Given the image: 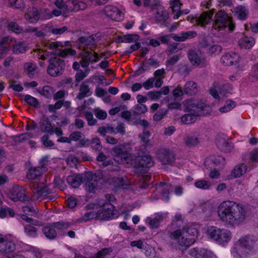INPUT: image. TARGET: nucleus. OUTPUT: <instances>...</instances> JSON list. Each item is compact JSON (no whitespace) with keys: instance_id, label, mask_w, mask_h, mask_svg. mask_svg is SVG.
Masks as SVG:
<instances>
[{"instance_id":"obj_1","label":"nucleus","mask_w":258,"mask_h":258,"mask_svg":"<svg viewBox=\"0 0 258 258\" xmlns=\"http://www.w3.org/2000/svg\"><path fill=\"white\" fill-rule=\"evenodd\" d=\"M70 44L69 41L64 42L43 41L37 45V48L34 49V55L38 58L44 60L49 57L48 53H51L47 72L51 76H56L62 74L64 67L63 61L59 56L65 57L76 54L75 50L71 48L62 49L63 46H69Z\"/></svg>"},{"instance_id":"obj_2","label":"nucleus","mask_w":258,"mask_h":258,"mask_svg":"<svg viewBox=\"0 0 258 258\" xmlns=\"http://www.w3.org/2000/svg\"><path fill=\"white\" fill-rule=\"evenodd\" d=\"M218 214L223 222L234 226L244 222L246 212L242 205L227 201L220 204L218 208Z\"/></svg>"},{"instance_id":"obj_3","label":"nucleus","mask_w":258,"mask_h":258,"mask_svg":"<svg viewBox=\"0 0 258 258\" xmlns=\"http://www.w3.org/2000/svg\"><path fill=\"white\" fill-rule=\"evenodd\" d=\"M48 159L47 156L42 157L39 162L41 167H32L27 174V178L33 182V185L31 187L34 193L32 198V200H42L47 198L50 193L48 185L44 183L45 179L42 176V172L45 170L44 166L48 161Z\"/></svg>"},{"instance_id":"obj_4","label":"nucleus","mask_w":258,"mask_h":258,"mask_svg":"<svg viewBox=\"0 0 258 258\" xmlns=\"http://www.w3.org/2000/svg\"><path fill=\"white\" fill-rule=\"evenodd\" d=\"M198 233V226L194 224L172 232L169 237L177 245L185 249L195 242Z\"/></svg>"},{"instance_id":"obj_5","label":"nucleus","mask_w":258,"mask_h":258,"mask_svg":"<svg viewBox=\"0 0 258 258\" xmlns=\"http://www.w3.org/2000/svg\"><path fill=\"white\" fill-rule=\"evenodd\" d=\"M27 246L24 243L12 240H8L6 236L0 234V258H25L17 253L23 251ZM33 258H38L35 255Z\"/></svg>"},{"instance_id":"obj_6","label":"nucleus","mask_w":258,"mask_h":258,"mask_svg":"<svg viewBox=\"0 0 258 258\" xmlns=\"http://www.w3.org/2000/svg\"><path fill=\"white\" fill-rule=\"evenodd\" d=\"M255 238L250 236L240 238L234 244L232 252L234 256H239L241 258H248L253 255L252 249L256 245Z\"/></svg>"},{"instance_id":"obj_7","label":"nucleus","mask_w":258,"mask_h":258,"mask_svg":"<svg viewBox=\"0 0 258 258\" xmlns=\"http://www.w3.org/2000/svg\"><path fill=\"white\" fill-rule=\"evenodd\" d=\"M13 46V52L15 54L24 53L27 46L24 43L18 42L11 36L3 37L0 40V59L5 57Z\"/></svg>"},{"instance_id":"obj_8","label":"nucleus","mask_w":258,"mask_h":258,"mask_svg":"<svg viewBox=\"0 0 258 258\" xmlns=\"http://www.w3.org/2000/svg\"><path fill=\"white\" fill-rule=\"evenodd\" d=\"M186 108L189 111H193V113H190L185 114L181 117V121L184 124H191L195 122L197 117L205 115L204 112V108L206 107L205 104L198 105L192 100H188L186 102Z\"/></svg>"},{"instance_id":"obj_9","label":"nucleus","mask_w":258,"mask_h":258,"mask_svg":"<svg viewBox=\"0 0 258 258\" xmlns=\"http://www.w3.org/2000/svg\"><path fill=\"white\" fill-rule=\"evenodd\" d=\"M227 27L230 31H232L235 28V25L231 18L228 16L224 11H218L215 16V20L213 24V30L220 32Z\"/></svg>"},{"instance_id":"obj_10","label":"nucleus","mask_w":258,"mask_h":258,"mask_svg":"<svg viewBox=\"0 0 258 258\" xmlns=\"http://www.w3.org/2000/svg\"><path fill=\"white\" fill-rule=\"evenodd\" d=\"M96 206L102 207L96 213L95 218L99 220H108L115 216L114 213V207L109 202H99Z\"/></svg>"},{"instance_id":"obj_11","label":"nucleus","mask_w":258,"mask_h":258,"mask_svg":"<svg viewBox=\"0 0 258 258\" xmlns=\"http://www.w3.org/2000/svg\"><path fill=\"white\" fill-rule=\"evenodd\" d=\"M197 35V32L194 31H189L186 32H181L178 34L166 35L159 37L158 39L163 44H167L169 41L170 36L176 41L182 42L187 39H191Z\"/></svg>"},{"instance_id":"obj_12","label":"nucleus","mask_w":258,"mask_h":258,"mask_svg":"<svg viewBox=\"0 0 258 258\" xmlns=\"http://www.w3.org/2000/svg\"><path fill=\"white\" fill-rule=\"evenodd\" d=\"M70 225V223L68 222H58L53 225L45 226L43 228L42 231L47 238L53 239L56 236V232L54 228L58 229H66L68 228Z\"/></svg>"},{"instance_id":"obj_13","label":"nucleus","mask_w":258,"mask_h":258,"mask_svg":"<svg viewBox=\"0 0 258 258\" xmlns=\"http://www.w3.org/2000/svg\"><path fill=\"white\" fill-rule=\"evenodd\" d=\"M67 30V27L63 26L60 28H48L47 30V28L44 29V31H40L36 30L34 27L31 26H28L26 29V32L32 33L34 36L38 37H40L45 35L48 30H50L51 33L54 35L61 34L63 33Z\"/></svg>"},{"instance_id":"obj_14","label":"nucleus","mask_w":258,"mask_h":258,"mask_svg":"<svg viewBox=\"0 0 258 258\" xmlns=\"http://www.w3.org/2000/svg\"><path fill=\"white\" fill-rule=\"evenodd\" d=\"M103 11L107 17L114 21H119L123 18V14L121 11L117 7L112 5L106 6Z\"/></svg>"},{"instance_id":"obj_15","label":"nucleus","mask_w":258,"mask_h":258,"mask_svg":"<svg viewBox=\"0 0 258 258\" xmlns=\"http://www.w3.org/2000/svg\"><path fill=\"white\" fill-rule=\"evenodd\" d=\"M9 198L14 201L28 200L26 190L19 186H14L8 194Z\"/></svg>"},{"instance_id":"obj_16","label":"nucleus","mask_w":258,"mask_h":258,"mask_svg":"<svg viewBox=\"0 0 258 258\" xmlns=\"http://www.w3.org/2000/svg\"><path fill=\"white\" fill-rule=\"evenodd\" d=\"M87 177L89 180L86 183V189L89 192H95L98 189L100 188V186L98 185L99 182L101 183V178L98 177L92 172L87 173Z\"/></svg>"},{"instance_id":"obj_17","label":"nucleus","mask_w":258,"mask_h":258,"mask_svg":"<svg viewBox=\"0 0 258 258\" xmlns=\"http://www.w3.org/2000/svg\"><path fill=\"white\" fill-rule=\"evenodd\" d=\"M40 128L43 132H47L51 134L55 133L57 136H60L62 135V132L61 128L55 127L53 130V126L50 121L45 116L43 117L41 120Z\"/></svg>"},{"instance_id":"obj_18","label":"nucleus","mask_w":258,"mask_h":258,"mask_svg":"<svg viewBox=\"0 0 258 258\" xmlns=\"http://www.w3.org/2000/svg\"><path fill=\"white\" fill-rule=\"evenodd\" d=\"M213 12L212 11L203 12L200 16L192 17L190 22L197 25L204 26L211 22Z\"/></svg>"},{"instance_id":"obj_19","label":"nucleus","mask_w":258,"mask_h":258,"mask_svg":"<svg viewBox=\"0 0 258 258\" xmlns=\"http://www.w3.org/2000/svg\"><path fill=\"white\" fill-rule=\"evenodd\" d=\"M228 86L227 85H223L221 87H214L211 88L209 90L210 94L216 99L220 100L222 99L225 96H227L228 94L230 93L227 90Z\"/></svg>"},{"instance_id":"obj_20","label":"nucleus","mask_w":258,"mask_h":258,"mask_svg":"<svg viewBox=\"0 0 258 258\" xmlns=\"http://www.w3.org/2000/svg\"><path fill=\"white\" fill-rule=\"evenodd\" d=\"M154 165V162L150 155H144L136 158L135 166L136 168L145 167L150 168Z\"/></svg>"},{"instance_id":"obj_21","label":"nucleus","mask_w":258,"mask_h":258,"mask_svg":"<svg viewBox=\"0 0 258 258\" xmlns=\"http://www.w3.org/2000/svg\"><path fill=\"white\" fill-rule=\"evenodd\" d=\"M82 67H87L90 62H96L99 60L98 55L95 52L85 51L83 54L82 53Z\"/></svg>"},{"instance_id":"obj_22","label":"nucleus","mask_w":258,"mask_h":258,"mask_svg":"<svg viewBox=\"0 0 258 258\" xmlns=\"http://www.w3.org/2000/svg\"><path fill=\"white\" fill-rule=\"evenodd\" d=\"M23 219L27 221L29 224L26 225L25 226V233L29 236L30 237H35L37 235V230L36 228H35L33 226L31 225L32 224L33 225H38L37 222L33 220L30 218H29L27 216L25 215H23L22 216Z\"/></svg>"},{"instance_id":"obj_23","label":"nucleus","mask_w":258,"mask_h":258,"mask_svg":"<svg viewBox=\"0 0 258 258\" xmlns=\"http://www.w3.org/2000/svg\"><path fill=\"white\" fill-rule=\"evenodd\" d=\"M240 60L238 54L235 52L227 53L221 57V62L225 66L236 64Z\"/></svg>"},{"instance_id":"obj_24","label":"nucleus","mask_w":258,"mask_h":258,"mask_svg":"<svg viewBox=\"0 0 258 258\" xmlns=\"http://www.w3.org/2000/svg\"><path fill=\"white\" fill-rule=\"evenodd\" d=\"M158 157L163 164H171L174 161V156L171 151L163 149L158 151Z\"/></svg>"},{"instance_id":"obj_25","label":"nucleus","mask_w":258,"mask_h":258,"mask_svg":"<svg viewBox=\"0 0 258 258\" xmlns=\"http://www.w3.org/2000/svg\"><path fill=\"white\" fill-rule=\"evenodd\" d=\"M189 254L195 258H214L213 253L205 249L192 248L190 250Z\"/></svg>"},{"instance_id":"obj_26","label":"nucleus","mask_w":258,"mask_h":258,"mask_svg":"<svg viewBox=\"0 0 258 258\" xmlns=\"http://www.w3.org/2000/svg\"><path fill=\"white\" fill-rule=\"evenodd\" d=\"M232 233L226 229L222 228L220 231L216 242L221 245H225L228 243L231 239Z\"/></svg>"},{"instance_id":"obj_27","label":"nucleus","mask_w":258,"mask_h":258,"mask_svg":"<svg viewBox=\"0 0 258 258\" xmlns=\"http://www.w3.org/2000/svg\"><path fill=\"white\" fill-rule=\"evenodd\" d=\"M41 18L40 14L37 9L32 8L27 10L25 14V19L30 23H36Z\"/></svg>"},{"instance_id":"obj_28","label":"nucleus","mask_w":258,"mask_h":258,"mask_svg":"<svg viewBox=\"0 0 258 258\" xmlns=\"http://www.w3.org/2000/svg\"><path fill=\"white\" fill-rule=\"evenodd\" d=\"M255 41L254 38L250 36H243L238 41V45L241 48L250 49L255 44Z\"/></svg>"},{"instance_id":"obj_29","label":"nucleus","mask_w":258,"mask_h":258,"mask_svg":"<svg viewBox=\"0 0 258 258\" xmlns=\"http://www.w3.org/2000/svg\"><path fill=\"white\" fill-rule=\"evenodd\" d=\"M197 83L192 81L187 82L184 86V93L188 95H196L199 92Z\"/></svg>"},{"instance_id":"obj_30","label":"nucleus","mask_w":258,"mask_h":258,"mask_svg":"<svg viewBox=\"0 0 258 258\" xmlns=\"http://www.w3.org/2000/svg\"><path fill=\"white\" fill-rule=\"evenodd\" d=\"M163 218V216L162 214L156 213L153 218L148 217L146 219V222L151 228H156L159 226Z\"/></svg>"},{"instance_id":"obj_31","label":"nucleus","mask_w":258,"mask_h":258,"mask_svg":"<svg viewBox=\"0 0 258 258\" xmlns=\"http://www.w3.org/2000/svg\"><path fill=\"white\" fill-rule=\"evenodd\" d=\"M170 8H171L174 14L173 18L174 19H177L183 12L180 11V6L181 5L179 0H172L170 2Z\"/></svg>"},{"instance_id":"obj_32","label":"nucleus","mask_w":258,"mask_h":258,"mask_svg":"<svg viewBox=\"0 0 258 258\" xmlns=\"http://www.w3.org/2000/svg\"><path fill=\"white\" fill-rule=\"evenodd\" d=\"M135 161L136 158H134V156L126 153L125 154L122 155V158H120V161H118V163L124 164L127 166H133L136 168V166H135Z\"/></svg>"},{"instance_id":"obj_33","label":"nucleus","mask_w":258,"mask_h":258,"mask_svg":"<svg viewBox=\"0 0 258 258\" xmlns=\"http://www.w3.org/2000/svg\"><path fill=\"white\" fill-rule=\"evenodd\" d=\"M217 145L220 150L224 152H229L232 148V145L223 137H220L217 139Z\"/></svg>"},{"instance_id":"obj_34","label":"nucleus","mask_w":258,"mask_h":258,"mask_svg":"<svg viewBox=\"0 0 258 258\" xmlns=\"http://www.w3.org/2000/svg\"><path fill=\"white\" fill-rule=\"evenodd\" d=\"M95 44L96 41L93 35L82 37V48L91 49Z\"/></svg>"},{"instance_id":"obj_35","label":"nucleus","mask_w":258,"mask_h":258,"mask_svg":"<svg viewBox=\"0 0 258 258\" xmlns=\"http://www.w3.org/2000/svg\"><path fill=\"white\" fill-rule=\"evenodd\" d=\"M169 15L168 12L165 10L158 11L156 15V20L165 26H168L169 24L168 22Z\"/></svg>"},{"instance_id":"obj_36","label":"nucleus","mask_w":258,"mask_h":258,"mask_svg":"<svg viewBox=\"0 0 258 258\" xmlns=\"http://www.w3.org/2000/svg\"><path fill=\"white\" fill-rule=\"evenodd\" d=\"M221 228L215 226L208 227L207 230V234L208 237L216 241L218 237Z\"/></svg>"},{"instance_id":"obj_37","label":"nucleus","mask_w":258,"mask_h":258,"mask_svg":"<svg viewBox=\"0 0 258 258\" xmlns=\"http://www.w3.org/2000/svg\"><path fill=\"white\" fill-rule=\"evenodd\" d=\"M234 13L235 16L240 20H244L246 19L248 15V11L245 7L239 6L234 9Z\"/></svg>"},{"instance_id":"obj_38","label":"nucleus","mask_w":258,"mask_h":258,"mask_svg":"<svg viewBox=\"0 0 258 258\" xmlns=\"http://www.w3.org/2000/svg\"><path fill=\"white\" fill-rule=\"evenodd\" d=\"M199 142V138L195 135H188L184 138V144L189 147L197 145Z\"/></svg>"},{"instance_id":"obj_39","label":"nucleus","mask_w":258,"mask_h":258,"mask_svg":"<svg viewBox=\"0 0 258 258\" xmlns=\"http://www.w3.org/2000/svg\"><path fill=\"white\" fill-rule=\"evenodd\" d=\"M246 165L244 164L238 165L232 170V175L234 177H240L246 172Z\"/></svg>"},{"instance_id":"obj_40","label":"nucleus","mask_w":258,"mask_h":258,"mask_svg":"<svg viewBox=\"0 0 258 258\" xmlns=\"http://www.w3.org/2000/svg\"><path fill=\"white\" fill-rule=\"evenodd\" d=\"M68 183L73 188L79 187L81 185V177L79 175H72L67 178Z\"/></svg>"},{"instance_id":"obj_41","label":"nucleus","mask_w":258,"mask_h":258,"mask_svg":"<svg viewBox=\"0 0 258 258\" xmlns=\"http://www.w3.org/2000/svg\"><path fill=\"white\" fill-rule=\"evenodd\" d=\"M188 57L191 63L195 66H198L201 62V56L194 51H190Z\"/></svg>"},{"instance_id":"obj_42","label":"nucleus","mask_w":258,"mask_h":258,"mask_svg":"<svg viewBox=\"0 0 258 258\" xmlns=\"http://www.w3.org/2000/svg\"><path fill=\"white\" fill-rule=\"evenodd\" d=\"M194 185L197 188L203 190H208L211 188L212 184L208 180L200 179L196 181Z\"/></svg>"},{"instance_id":"obj_43","label":"nucleus","mask_w":258,"mask_h":258,"mask_svg":"<svg viewBox=\"0 0 258 258\" xmlns=\"http://www.w3.org/2000/svg\"><path fill=\"white\" fill-rule=\"evenodd\" d=\"M150 136L151 133L149 131L143 132L142 134L139 135L141 143L143 146L147 147L150 145Z\"/></svg>"},{"instance_id":"obj_44","label":"nucleus","mask_w":258,"mask_h":258,"mask_svg":"<svg viewBox=\"0 0 258 258\" xmlns=\"http://www.w3.org/2000/svg\"><path fill=\"white\" fill-rule=\"evenodd\" d=\"M140 36L136 34H127L124 35L122 38V42L124 43H135L139 41Z\"/></svg>"},{"instance_id":"obj_45","label":"nucleus","mask_w":258,"mask_h":258,"mask_svg":"<svg viewBox=\"0 0 258 258\" xmlns=\"http://www.w3.org/2000/svg\"><path fill=\"white\" fill-rule=\"evenodd\" d=\"M14 211L10 208L8 207H2L0 208V218H5L8 216L13 217L14 216Z\"/></svg>"},{"instance_id":"obj_46","label":"nucleus","mask_w":258,"mask_h":258,"mask_svg":"<svg viewBox=\"0 0 258 258\" xmlns=\"http://www.w3.org/2000/svg\"><path fill=\"white\" fill-rule=\"evenodd\" d=\"M126 153L122 152V150L120 146H115L112 149V155L114 156V160L117 162L118 161H120V158H122V155Z\"/></svg>"},{"instance_id":"obj_47","label":"nucleus","mask_w":258,"mask_h":258,"mask_svg":"<svg viewBox=\"0 0 258 258\" xmlns=\"http://www.w3.org/2000/svg\"><path fill=\"white\" fill-rule=\"evenodd\" d=\"M96 159L98 162L101 163L100 165H102L103 167H106L112 163L110 160H107V157L102 152L99 153Z\"/></svg>"},{"instance_id":"obj_48","label":"nucleus","mask_w":258,"mask_h":258,"mask_svg":"<svg viewBox=\"0 0 258 258\" xmlns=\"http://www.w3.org/2000/svg\"><path fill=\"white\" fill-rule=\"evenodd\" d=\"M160 186H163L164 187V191L162 193V199L165 201H168L169 199V190L170 189L171 185L165 183H161L158 186L159 187Z\"/></svg>"},{"instance_id":"obj_49","label":"nucleus","mask_w":258,"mask_h":258,"mask_svg":"<svg viewBox=\"0 0 258 258\" xmlns=\"http://www.w3.org/2000/svg\"><path fill=\"white\" fill-rule=\"evenodd\" d=\"M236 106L235 103L231 100L227 101L225 105L219 109V111L222 113L227 112L232 110Z\"/></svg>"},{"instance_id":"obj_50","label":"nucleus","mask_w":258,"mask_h":258,"mask_svg":"<svg viewBox=\"0 0 258 258\" xmlns=\"http://www.w3.org/2000/svg\"><path fill=\"white\" fill-rule=\"evenodd\" d=\"M39 92L42 95L48 97L53 94L54 90L52 87L46 86L42 88H39Z\"/></svg>"},{"instance_id":"obj_51","label":"nucleus","mask_w":258,"mask_h":258,"mask_svg":"<svg viewBox=\"0 0 258 258\" xmlns=\"http://www.w3.org/2000/svg\"><path fill=\"white\" fill-rule=\"evenodd\" d=\"M23 0H9V6L11 7L19 9L24 6Z\"/></svg>"},{"instance_id":"obj_52","label":"nucleus","mask_w":258,"mask_h":258,"mask_svg":"<svg viewBox=\"0 0 258 258\" xmlns=\"http://www.w3.org/2000/svg\"><path fill=\"white\" fill-rule=\"evenodd\" d=\"M8 27L10 30L16 34L22 33L23 30L17 23L15 22H10L8 25Z\"/></svg>"},{"instance_id":"obj_53","label":"nucleus","mask_w":258,"mask_h":258,"mask_svg":"<svg viewBox=\"0 0 258 258\" xmlns=\"http://www.w3.org/2000/svg\"><path fill=\"white\" fill-rule=\"evenodd\" d=\"M24 68L25 72L30 76L33 74L36 69V65L31 62H27L24 64Z\"/></svg>"},{"instance_id":"obj_54","label":"nucleus","mask_w":258,"mask_h":258,"mask_svg":"<svg viewBox=\"0 0 258 258\" xmlns=\"http://www.w3.org/2000/svg\"><path fill=\"white\" fill-rule=\"evenodd\" d=\"M222 50V48L220 45H213L208 48V53L211 55H216L219 54Z\"/></svg>"},{"instance_id":"obj_55","label":"nucleus","mask_w":258,"mask_h":258,"mask_svg":"<svg viewBox=\"0 0 258 258\" xmlns=\"http://www.w3.org/2000/svg\"><path fill=\"white\" fill-rule=\"evenodd\" d=\"M94 113L97 118L102 120L105 119L107 115L106 111L99 108L95 109L94 110Z\"/></svg>"},{"instance_id":"obj_56","label":"nucleus","mask_w":258,"mask_h":258,"mask_svg":"<svg viewBox=\"0 0 258 258\" xmlns=\"http://www.w3.org/2000/svg\"><path fill=\"white\" fill-rule=\"evenodd\" d=\"M24 100L27 103L34 107H37L38 104L37 99L29 95H26Z\"/></svg>"},{"instance_id":"obj_57","label":"nucleus","mask_w":258,"mask_h":258,"mask_svg":"<svg viewBox=\"0 0 258 258\" xmlns=\"http://www.w3.org/2000/svg\"><path fill=\"white\" fill-rule=\"evenodd\" d=\"M80 64L77 62L75 61L74 62L73 65V68L74 70L78 71L76 75V81L77 82L76 85L78 86L80 81H81V72L79 71V69H80Z\"/></svg>"},{"instance_id":"obj_58","label":"nucleus","mask_w":258,"mask_h":258,"mask_svg":"<svg viewBox=\"0 0 258 258\" xmlns=\"http://www.w3.org/2000/svg\"><path fill=\"white\" fill-rule=\"evenodd\" d=\"M91 146L92 148L95 150H101L102 146L99 138L96 137L93 139L91 140Z\"/></svg>"},{"instance_id":"obj_59","label":"nucleus","mask_w":258,"mask_h":258,"mask_svg":"<svg viewBox=\"0 0 258 258\" xmlns=\"http://www.w3.org/2000/svg\"><path fill=\"white\" fill-rule=\"evenodd\" d=\"M40 17L43 20H48L53 18V14L47 9L42 10L40 12Z\"/></svg>"},{"instance_id":"obj_60","label":"nucleus","mask_w":258,"mask_h":258,"mask_svg":"<svg viewBox=\"0 0 258 258\" xmlns=\"http://www.w3.org/2000/svg\"><path fill=\"white\" fill-rule=\"evenodd\" d=\"M149 98L152 101H157L161 97V92L150 91L147 93Z\"/></svg>"},{"instance_id":"obj_61","label":"nucleus","mask_w":258,"mask_h":258,"mask_svg":"<svg viewBox=\"0 0 258 258\" xmlns=\"http://www.w3.org/2000/svg\"><path fill=\"white\" fill-rule=\"evenodd\" d=\"M85 117L90 125H93L97 122L96 119L94 118L93 114L90 112H87L85 114Z\"/></svg>"},{"instance_id":"obj_62","label":"nucleus","mask_w":258,"mask_h":258,"mask_svg":"<svg viewBox=\"0 0 258 258\" xmlns=\"http://www.w3.org/2000/svg\"><path fill=\"white\" fill-rule=\"evenodd\" d=\"M184 90H182L181 88L179 86H177L175 88L172 92V94L175 99L181 97L184 94Z\"/></svg>"},{"instance_id":"obj_63","label":"nucleus","mask_w":258,"mask_h":258,"mask_svg":"<svg viewBox=\"0 0 258 258\" xmlns=\"http://www.w3.org/2000/svg\"><path fill=\"white\" fill-rule=\"evenodd\" d=\"M154 82L155 78L153 77L150 78L143 83V87H144L146 90L151 89L153 87Z\"/></svg>"},{"instance_id":"obj_64","label":"nucleus","mask_w":258,"mask_h":258,"mask_svg":"<svg viewBox=\"0 0 258 258\" xmlns=\"http://www.w3.org/2000/svg\"><path fill=\"white\" fill-rule=\"evenodd\" d=\"M249 158L251 161L258 163V149L250 153Z\"/></svg>"}]
</instances>
